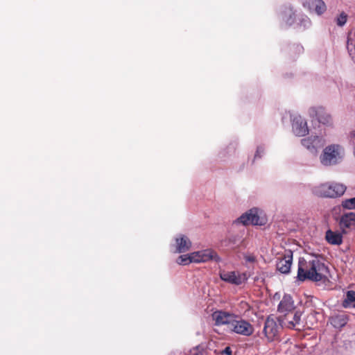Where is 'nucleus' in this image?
<instances>
[{"label":"nucleus","mask_w":355,"mask_h":355,"mask_svg":"<svg viewBox=\"0 0 355 355\" xmlns=\"http://www.w3.org/2000/svg\"><path fill=\"white\" fill-rule=\"evenodd\" d=\"M328 268L318 257L300 258L297 278L300 282H320L327 278Z\"/></svg>","instance_id":"nucleus-1"},{"label":"nucleus","mask_w":355,"mask_h":355,"mask_svg":"<svg viewBox=\"0 0 355 355\" xmlns=\"http://www.w3.org/2000/svg\"><path fill=\"white\" fill-rule=\"evenodd\" d=\"M220 276L222 280L235 285H241L248 279L245 273L235 271L223 272Z\"/></svg>","instance_id":"nucleus-7"},{"label":"nucleus","mask_w":355,"mask_h":355,"mask_svg":"<svg viewBox=\"0 0 355 355\" xmlns=\"http://www.w3.org/2000/svg\"><path fill=\"white\" fill-rule=\"evenodd\" d=\"M350 137H351V139H352L353 142L355 143V130L352 131L350 133Z\"/></svg>","instance_id":"nucleus-27"},{"label":"nucleus","mask_w":355,"mask_h":355,"mask_svg":"<svg viewBox=\"0 0 355 355\" xmlns=\"http://www.w3.org/2000/svg\"><path fill=\"white\" fill-rule=\"evenodd\" d=\"M243 256L246 263H254L257 262V257L252 253L246 252Z\"/></svg>","instance_id":"nucleus-24"},{"label":"nucleus","mask_w":355,"mask_h":355,"mask_svg":"<svg viewBox=\"0 0 355 355\" xmlns=\"http://www.w3.org/2000/svg\"><path fill=\"white\" fill-rule=\"evenodd\" d=\"M301 144L311 152L315 153L318 148L323 146L324 142L321 137L318 136H311L302 139Z\"/></svg>","instance_id":"nucleus-12"},{"label":"nucleus","mask_w":355,"mask_h":355,"mask_svg":"<svg viewBox=\"0 0 355 355\" xmlns=\"http://www.w3.org/2000/svg\"><path fill=\"white\" fill-rule=\"evenodd\" d=\"M212 319L215 321V324L217 326L223 324H232L234 318L236 316L228 312L223 311H216L212 315Z\"/></svg>","instance_id":"nucleus-11"},{"label":"nucleus","mask_w":355,"mask_h":355,"mask_svg":"<svg viewBox=\"0 0 355 355\" xmlns=\"http://www.w3.org/2000/svg\"><path fill=\"white\" fill-rule=\"evenodd\" d=\"M293 130L298 137H302L309 133L306 121L301 116L295 117L293 121Z\"/></svg>","instance_id":"nucleus-15"},{"label":"nucleus","mask_w":355,"mask_h":355,"mask_svg":"<svg viewBox=\"0 0 355 355\" xmlns=\"http://www.w3.org/2000/svg\"><path fill=\"white\" fill-rule=\"evenodd\" d=\"M259 150H260V148H259L257 149V153H256L255 155H254V158H256V157H260V155H259Z\"/></svg>","instance_id":"nucleus-28"},{"label":"nucleus","mask_w":355,"mask_h":355,"mask_svg":"<svg viewBox=\"0 0 355 355\" xmlns=\"http://www.w3.org/2000/svg\"><path fill=\"white\" fill-rule=\"evenodd\" d=\"M339 224L342 229L355 228V213L343 214L340 218Z\"/></svg>","instance_id":"nucleus-17"},{"label":"nucleus","mask_w":355,"mask_h":355,"mask_svg":"<svg viewBox=\"0 0 355 355\" xmlns=\"http://www.w3.org/2000/svg\"><path fill=\"white\" fill-rule=\"evenodd\" d=\"M346 189V187L343 184L326 182L314 187L313 193L319 197L338 198L344 194Z\"/></svg>","instance_id":"nucleus-2"},{"label":"nucleus","mask_w":355,"mask_h":355,"mask_svg":"<svg viewBox=\"0 0 355 355\" xmlns=\"http://www.w3.org/2000/svg\"><path fill=\"white\" fill-rule=\"evenodd\" d=\"M347 19V15L345 12H342L336 19V24L338 26H343Z\"/></svg>","instance_id":"nucleus-25"},{"label":"nucleus","mask_w":355,"mask_h":355,"mask_svg":"<svg viewBox=\"0 0 355 355\" xmlns=\"http://www.w3.org/2000/svg\"><path fill=\"white\" fill-rule=\"evenodd\" d=\"M325 238L327 241L331 245H340L343 242L342 234L331 230L326 232Z\"/></svg>","instance_id":"nucleus-19"},{"label":"nucleus","mask_w":355,"mask_h":355,"mask_svg":"<svg viewBox=\"0 0 355 355\" xmlns=\"http://www.w3.org/2000/svg\"><path fill=\"white\" fill-rule=\"evenodd\" d=\"M311 117L315 119L319 123L324 125H331L332 118L331 115L327 113L323 107H313L309 110Z\"/></svg>","instance_id":"nucleus-4"},{"label":"nucleus","mask_w":355,"mask_h":355,"mask_svg":"<svg viewBox=\"0 0 355 355\" xmlns=\"http://www.w3.org/2000/svg\"><path fill=\"white\" fill-rule=\"evenodd\" d=\"M239 221L245 225H261L262 222L260 221V217L257 214L256 209H250L249 211L243 214L239 218Z\"/></svg>","instance_id":"nucleus-10"},{"label":"nucleus","mask_w":355,"mask_h":355,"mask_svg":"<svg viewBox=\"0 0 355 355\" xmlns=\"http://www.w3.org/2000/svg\"><path fill=\"white\" fill-rule=\"evenodd\" d=\"M338 155V146L334 145L327 146L324 148L321 156V162L324 165L335 164Z\"/></svg>","instance_id":"nucleus-9"},{"label":"nucleus","mask_w":355,"mask_h":355,"mask_svg":"<svg viewBox=\"0 0 355 355\" xmlns=\"http://www.w3.org/2000/svg\"><path fill=\"white\" fill-rule=\"evenodd\" d=\"M279 326L273 318L268 317L265 321L263 333L268 342L275 340L277 336Z\"/></svg>","instance_id":"nucleus-5"},{"label":"nucleus","mask_w":355,"mask_h":355,"mask_svg":"<svg viewBox=\"0 0 355 355\" xmlns=\"http://www.w3.org/2000/svg\"><path fill=\"white\" fill-rule=\"evenodd\" d=\"M344 308H355V291H348L346 293V297L342 303Z\"/></svg>","instance_id":"nucleus-21"},{"label":"nucleus","mask_w":355,"mask_h":355,"mask_svg":"<svg viewBox=\"0 0 355 355\" xmlns=\"http://www.w3.org/2000/svg\"><path fill=\"white\" fill-rule=\"evenodd\" d=\"M342 206L345 209H355V198L346 199L342 202Z\"/></svg>","instance_id":"nucleus-22"},{"label":"nucleus","mask_w":355,"mask_h":355,"mask_svg":"<svg viewBox=\"0 0 355 355\" xmlns=\"http://www.w3.org/2000/svg\"><path fill=\"white\" fill-rule=\"evenodd\" d=\"M191 262H194V261H191V254L189 255H181L178 259V263L179 264L186 265Z\"/></svg>","instance_id":"nucleus-23"},{"label":"nucleus","mask_w":355,"mask_h":355,"mask_svg":"<svg viewBox=\"0 0 355 355\" xmlns=\"http://www.w3.org/2000/svg\"><path fill=\"white\" fill-rule=\"evenodd\" d=\"M293 261V252L291 250H286L283 257L279 259L277 263V270L281 273L287 274L290 272Z\"/></svg>","instance_id":"nucleus-8"},{"label":"nucleus","mask_w":355,"mask_h":355,"mask_svg":"<svg viewBox=\"0 0 355 355\" xmlns=\"http://www.w3.org/2000/svg\"><path fill=\"white\" fill-rule=\"evenodd\" d=\"M301 313L300 311H291L286 313L282 318V322L288 328L294 329L300 325L301 320Z\"/></svg>","instance_id":"nucleus-14"},{"label":"nucleus","mask_w":355,"mask_h":355,"mask_svg":"<svg viewBox=\"0 0 355 355\" xmlns=\"http://www.w3.org/2000/svg\"><path fill=\"white\" fill-rule=\"evenodd\" d=\"M224 353L228 354V355H231L232 354V350L230 349V348L229 347H226L224 350Z\"/></svg>","instance_id":"nucleus-26"},{"label":"nucleus","mask_w":355,"mask_h":355,"mask_svg":"<svg viewBox=\"0 0 355 355\" xmlns=\"http://www.w3.org/2000/svg\"><path fill=\"white\" fill-rule=\"evenodd\" d=\"M231 329L234 333L245 336L252 335L254 331L253 325L243 319H234L231 324Z\"/></svg>","instance_id":"nucleus-3"},{"label":"nucleus","mask_w":355,"mask_h":355,"mask_svg":"<svg viewBox=\"0 0 355 355\" xmlns=\"http://www.w3.org/2000/svg\"><path fill=\"white\" fill-rule=\"evenodd\" d=\"M294 309V302L291 296L289 295H284L279 304L278 311L285 315L286 313H291Z\"/></svg>","instance_id":"nucleus-16"},{"label":"nucleus","mask_w":355,"mask_h":355,"mask_svg":"<svg viewBox=\"0 0 355 355\" xmlns=\"http://www.w3.org/2000/svg\"><path fill=\"white\" fill-rule=\"evenodd\" d=\"M177 252L182 253L189 250L191 245L190 241L185 236L176 239Z\"/></svg>","instance_id":"nucleus-20"},{"label":"nucleus","mask_w":355,"mask_h":355,"mask_svg":"<svg viewBox=\"0 0 355 355\" xmlns=\"http://www.w3.org/2000/svg\"><path fill=\"white\" fill-rule=\"evenodd\" d=\"M210 260L218 261L219 257L214 250L208 249L191 253V261L195 263L207 262Z\"/></svg>","instance_id":"nucleus-6"},{"label":"nucleus","mask_w":355,"mask_h":355,"mask_svg":"<svg viewBox=\"0 0 355 355\" xmlns=\"http://www.w3.org/2000/svg\"><path fill=\"white\" fill-rule=\"evenodd\" d=\"M331 324L337 329H340L346 325L349 320V317L345 313L335 314L329 318Z\"/></svg>","instance_id":"nucleus-18"},{"label":"nucleus","mask_w":355,"mask_h":355,"mask_svg":"<svg viewBox=\"0 0 355 355\" xmlns=\"http://www.w3.org/2000/svg\"><path fill=\"white\" fill-rule=\"evenodd\" d=\"M302 3L304 8L318 15L323 14L327 10V6L322 0H302Z\"/></svg>","instance_id":"nucleus-13"}]
</instances>
